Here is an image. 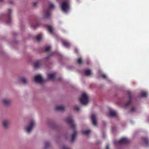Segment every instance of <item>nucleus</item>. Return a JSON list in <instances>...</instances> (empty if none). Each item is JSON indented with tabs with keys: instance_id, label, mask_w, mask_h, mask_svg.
<instances>
[{
	"instance_id": "26",
	"label": "nucleus",
	"mask_w": 149,
	"mask_h": 149,
	"mask_svg": "<svg viewBox=\"0 0 149 149\" xmlns=\"http://www.w3.org/2000/svg\"><path fill=\"white\" fill-rule=\"evenodd\" d=\"M99 72L100 73V74L101 76H102V77L104 78L107 79V77L106 75L102 73L101 72V71L100 70H99Z\"/></svg>"
},
{
	"instance_id": "12",
	"label": "nucleus",
	"mask_w": 149,
	"mask_h": 149,
	"mask_svg": "<svg viewBox=\"0 0 149 149\" xmlns=\"http://www.w3.org/2000/svg\"><path fill=\"white\" fill-rule=\"evenodd\" d=\"M18 79L19 81L24 84H26L28 82L27 79L24 77H19Z\"/></svg>"
},
{
	"instance_id": "18",
	"label": "nucleus",
	"mask_w": 149,
	"mask_h": 149,
	"mask_svg": "<svg viewBox=\"0 0 149 149\" xmlns=\"http://www.w3.org/2000/svg\"><path fill=\"white\" fill-rule=\"evenodd\" d=\"M129 95V100L125 103L124 105L125 107H127L130 105L131 103V96L129 93H128Z\"/></svg>"
},
{
	"instance_id": "28",
	"label": "nucleus",
	"mask_w": 149,
	"mask_h": 149,
	"mask_svg": "<svg viewBox=\"0 0 149 149\" xmlns=\"http://www.w3.org/2000/svg\"><path fill=\"white\" fill-rule=\"evenodd\" d=\"M51 48V46H46L45 47V51L46 52L48 51Z\"/></svg>"
},
{
	"instance_id": "43",
	"label": "nucleus",
	"mask_w": 149,
	"mask_h": 149,
	"mask_svg": "<svg viewBox=\"0 0 149 149\" xmlns=\"http://www.w3.org/2000/svg\"><path fill=\"white\" fill-rule=\"evenodd\" d=\"M87 64H89L88 62H87Z\"/></svg>"
},
{
	"instance_id": "27",
	"label": "nucleus",
	"mask_w": 149,
	"mask_h": 149,
	"mask_svg": "<svg viewBox=\"0 0 149 149\" xmlns=\"http://www.w3.org/2000/svg\"><path fill=\"white\" fill-rule=\"evenodd\" d=\"M50 143L49 142H46L45 143V148H48L50 145Z\"/></svg>"
},
{
	"instance_id": "11",
	"label": "nucleus",
	"mask_w": 149,
	"mask_h": 149,
	"mask_svg": "<svg viewBox=\"0 0 149 149\" xmlns=\"http://www.w3.org/2000/svg\"><path fill=\"white\" fill-rule=\"evenodd\" d=\"M7 14L6 15L7 17L8 20L10 21V15L12 13V10L11 9L9 8L7 10Z\"/></svg>"
},
{
	"instance_id": "41",
	"label": "nucleus",
	"mask_w": 149,
	"mask_h": 149,
	"mask_svg": "<svg viewBox=\"0 0 149 149\" xmlns=\"http://www.w3.org/2000/svg\"><path fill=\"white\" fill-rule=\"evenodd\" d=\"M2 1V0H0V2H1Z\"/></svg>"
},
{
	"instance_id": "4",
	"label": "nucleus",
	"mask_w": 149,
	"mask_h": 149,
	"mask_svg": "<svg viewBox=\"0 0 149 149\" xmlns=\"http://www.w3.org/2000/svg\"><path fill=\"white\" fill-rule=\"evenodd\" d=\"M36 125L35 122L33 120H31L29 124L25 127L27 132L29 133L32 130Z\"/></svg>"
},
{
	"instance_id": "17",
	"label": "nucleus",
	"mask_w": 149,
	"mask_h": 149,
	"mask_svg": "<svg viewBox=\"0 0 149 149\" xmlns=\"http://www.w3.org/2000/svg\"><path fill=\"white\" fill-rule=\"evenodd\" d=\"M64 109V107L61 105L58 106L55 108V110L58 111H63Z\"/></svg>"
},
{
	"instance_id": "40",
	"label": "nucleus",
	"mask_w": 149,
	"mask_h": 149,
	"mask_svg": "<svg viewBox=\"0 0 149 149\" xmlns=\"http://www.w3.org/2000/svg\"><path fill=\"white\" fill-rule=\"evenodd\" d=\"M105 135V134H103V136H103V137H104Z\"/></svg>"
},
{
	"instance_id": "39",
	"label": "nucleus",
	"mask_w": 149,
	"mask_h": 149,
	"mask_svg": "<svg viewBox=\"0 0 149 149\" xmlns=\"http://www.w3.org/2000/svg\"><path fill=\"white\" fill-rule=\"evenodd\" d=\"M51 53H52V54L53 55L54 54V52H52Z\"/></svg>"
},
{
	"instance_id": "19",
	"label": "nucleus",
	"mask_w": 149,
	"mask_h": 149,
	"mask_svg": "<svg viewBox=\"0 0 149 149\" xmlns=\"http://www.w3.org/2000/svg\"><path fill=\"white\" fill-rule=\"evenodd\" d=\"M148 95L147 92L144 91H142L141 93L140 96L141 97H146Z\"/></svg>"
},
{
	"instance_id": "22",
	"label": "nucleus",
	"mask_w": 149,
	"mask_h": 149,
	"mask_svg": "<svg viewBox=\"0 0 149 149\" xmlns=\"http://www.w3.org/2000/svg\"><path fill=\"white\" fill-rule=\"evenodd\" d=\"M77 132L75 131H74L73 134L72 135V139H71V142H73L75 138L76 135L77 134Z\"/></svg>"
},
{
	"instance_id": "42",
	"label": "nucleus",
	"mask_w": 149,
	"mask_h": 149,
	"mask_svg": "<svg viewBox=\"0 0 149 149\" xmlns=\"http://www.w3.org/2000/svg\"><path fill=\"white\" fill-rule=\"evenodd\" d=\"M10 23V22H8V23H7V24H9Z\"/></svg>"
},
{
	"instance_id": "35",
	"label": "nucleus",
	"mask_w": 149,
	"mask_h": 149,
	"mask_svg": "<svg viewBox=\"0 0 149 149\" xmlns=\"http://www.w3.org/2000/svg\"><path fill=\"white\" fill-rule=\"evenodd\" d=\"M134 110H135V109L134 108H132L131 109V111L133 112H134Z\"/></svg>"
},
{
	"instance_id": "38",
	"label": "nucleus",
	"mask_w": 149,
	"mask_h": 149,
	"mask_svg": "<svg viewBox=\"0 0 149 149\" xmlns=\"http://www.w3.org/2000/svg\"><path fill=\"white\" fill-rule=\"evenodd\" d=\"M77 49H75V51L76 52H77Z\"/></svg>"
},
{
	"instance_id": "30",
	"label": "nucleus",
	"mask_w": 149,
	"mask_h": 149,
	"mask_svg": "<svg viewBox=\"0 0 149 149\" xmlns=\"http://www.w3.org/2000/svg\"><path fill=\"white\" fill-rule=\"evenodd\" d=\"M78 63L79 64H80L82 62V58L81 57H79L77 60Z\"/></svg>"
},
{
	"instance_id": "6",
	"label": "nucleus",
	"mask_w": 149,
	"mask_h": 149,
	"mask_svg": "<svg viewBox=\"0 0 149 149\" xmlns=\"http://www.w3.org/2000/svg\"><path fill=\"white\" fill-rule=\"evenodd\" d=\"M130 141V140L125 137H124L121 138L119 140L115 141L114 142L116 143H120L122 144H125L128 143Z\"/></svg>"
},
{
	"instance_id": "3",
	"label": "nucleus",
	"mask_w": 149,
	"mask_h": 149,
	"mask_svg": "<svg viewBox=\"0 0 149 149\" xmlns=\"http://www.w3.org/2000/svg\"><path fill=\"white\" fill-rule=\"evenodd\" d=\"M66 122L68 123L71 126V128L73 130H74L76 128V125L72 117L70 116L67 118L65 120Z\"/></svg>"
},
{
	"instance_id": "37",
	"label": "nucleus",
	"mask_w": 149,
	"mask_h": 149,
	"mask_svg": "<svg viewBox=\"0 0 149 149\" xmlns=\"http://www.w3.org/2000/svg\"><path fill=\"white\" fill-rule=\"evenodd\" d=\"M9 3L10 4H13V2L12 1H10Z\"/></svg>"
},
{
	"instance_id": "10",
	"label": "nucleus",
	"mask_w": 149,
	"mask_h": 149,
	"mask_svg": "<svg viewBox=\"0 0 149 149\" xmlns=\"http://www.w3.org/2000/svg\"><path fill=\"white\" fill-rule=\"evenodd\" d=\"M46 27L50 33L51 34L54 33V29L52 26L50 25H46Z\"/></svg>"
},
{
	"instance_id": "5",
	"label": "nucleus",
	"mask_w": 149,
	"mask_h": 149,
	"mask_svg": "<svg viewBox=\"0 0 149 149\" xmlns=\"http://www.w3.org/2000/svg\"><path fill=\"white\" fill-rule=\"evenodd\" d=\"M55 6L52 3H50L49 6L48 10L45 13V15L44 16V18H48L50 15V13L49 12L50 10L54 8Z\"/></svg>"
},
{
	"instance_id": "14",
	"label": "nucleus",
	"mask_w": 149,
	"mask_h": 149,
	"mask_svg": "<svg viewBox=\"0 0 149 149\" xmlns=\"http://www.w3.org/2000/svg\"><path fill=\"white\" fill-rule=\"evenodd\" d=\"M10 100L8 98H4L2 100V102L5 105H7L10 102Z\"/></svg>"
},
{
	"instance_id": "15",
	"label": "nucleus",
	"mask_w": 149,
	"mask_h": 149,
	"mask_svg": "<svg viewBox=\"0 0 149 149\" xmlns=\"http://www.w3.org/2000/svg\"><path fill=\"white\" fill-rule=\"evenodd\" d=\"M41 61L38 60L36 61L34 63V67L35 68H39L41 65Z\"/></svg>"
},
{
	"instance_id": "2",
	"label": "nucleus",
	"mask_w": 149,
	"mask_h": 149,
	"mask_svg": "<svg viewBox=\"0 0 149 149\" xmlns=\"http://www.w3.org/2000/svg\"><path fill=\"white\" fill-rule=\"evenodd\" d=\"M61 7L62 10L65 13H67L70 8L69 3L66 1H64L62 3Z\"/></svg>"
},
{
	"instance_id": "33",
	"label": "nucleus",
	"mask_w": 149,
	"mask_h": 149,
	"mask_svg": "<svg viewBox=\"0 0 149 149\" xmlns=\"http://www.w3.org/2000/svg\"><path fill=\"white\" fill-rule=\"evenodd\" d=\"M49 56H48L46 57L45 58L43 59V61H47L49 58Z\"/></svg>"
},
{
	"instance_id": "16",
	"label": "nucleus",
	"mask_w": 149,
	"mask_h": 149,
	"mask_svg": "<svg viewBox=\"0 0 149 149\" xmlns=\"http://www.w3.org/2000/svg\"><path fill=\"white\" fill-rule=\"evenodd\" d=\"M9 123V121L7 120H3L2 122V124L3 127L5 128L8 127Z\"/></svg>"
},
{
	"instance_id": "34",
	"label": "nucleus",
	"mask_w": 149,
	"mask_h": 149,
	"mask_svg": "<svg viewBox=\"0 0 149 149\" xmlns=\"http://www.w3.org/2000/svg\"><path fill=\"white\" fill-rule=\"evenodd\" d=\"M38 3L37 2H34L33 3V5L35 6H36L37 4Z\"/></svg>"
},
{
	"instance_id": "21",
	"label": "nucleus",
	"mask_w": 149,
	"mask_h": 149,
	"mask_svg": "<svg viewBox=\"0 0 149 149\" xmlns=\"http://www.w3.org/2000/svg\"><path fill=\"white\" fill-rule=\"evenodd\" d=\"M85 75L88 76L92 74L91 71L90 69L86 70L84 71Z\"/></svg>"
},
{
	"instance_id": "13",
	"label": "nucleus",
	"mask_w": 149,
	"mask_h": 149,
	"mask_svg": "<svg viewBox=\"0 0 149 149\" xmlns=\"http://www.w3.org/2000/svg\"><path fill=\"white\" fill-rule=\"evenodd\" d=\"M47 76L49 79L54 80L55 77V74L54 73L48 74Z\"/></svg>"
},
{
	"instance_id": "7",
	"label": "nucleus",
	"mask_w": 149,
	"mask_h": 149,
	"mask_svg": "<svg viewBox=\"0 0 149 149\" xmlns=\"http://www.w3.org/2000/svg\"><path fill=\"white\" fill-rule=\"evenodd\" d=\"M34 81L37 83L41 84L44 81V80L41 74H38L35 76Z\"/></svg>"
},
{
	"instance_id": "36",
	"label": "nucleus",
	"mask_w": 149,
	"mask_h": 149,
	"mask_svg": "<svg viewBox=\"0 0 149 149\" xmlns=\"http://www.w3.org/2000/svg\"><path fill=\"white\" fill-rule=\"evenodd\" d=\"M106 149H109V146L108 144L106 145Z\"/></svg>"
},
{
	"instance_id": "32",
	"label": "nucleus",
	"mask_w": 149,
	"mask_h": 149,
	"mask_svg": "<svg viewBox=\"0 0 149 149\" xmlns=\"http://www.w3.org/2000/svg\"><path fill=\"white\" fill-rule=\"evenodd\" d=\"M62 149H70L67 146H64L62 147Z\"/></svg>"
},
{
	"instance_id": "23",
	"label": "nucleus",
	"mask_w": 149,
	"mask_h": 149,
	"mask_svg": "<svg viewBox=\"0 0 149 149\" xmlns=\"http://www.w3.org/2000/svg\"><path fill=\"white\" fill-rule=\"evenodd\" d=\"M43 36L41 34L38 35L36 37V39L38 41H40L43 38Z\"/></svg>"
},
{
	"instance_id": "20",
	"label": "nucleus",
	"mask_w": 149,
	"mask_h": 149,
	"mask_svg": "<svg viewBox=\"0 0 149 149\" xmlns=\"http://www.w3.org/2000/svg\"><path fill=\"white\" fill-rule=\"evenodd\" d=\"M91 131L89 130H83L82 131L81 133L82 134L86 135H88L90 133Z\"/></svg>"
},
{
	"instance_id": "1",
	"label": "nucleus",
	"mask_w": 149,
	"mask_h": 149,
	"mask_svg": "<svg viewBox=\"0 0 149 149\" xmlns=\"http://www.w3.org/2000/svg\"><path fill=\"white\" fill-rule=\"evenodd\" d=\"M79 99L81 103L84 105L87 104L88 102V96L85 93L82 94Z\"/></svg>"
},
{
	"instance_id": "25",
	"label": "nucleus",
	"mask_w": 149,
	"mask_h": 149,
	"mask_svg": "<svg viewBox=\"0 0 149 149\" xmlns=\"http://www.w3.org/2000/svg\"><path fill=\"white\" fill-rule=\"evenodd\" d=\"M63 45L65 47H68L70 45V44L68 42L64 41L63 42Z\"/></svg>"
},
{
	"instance_id": "24",
	"label": "nucleus",
	"mask_w": 149,
	"mask_h": 149,
	"mask_svg": "<svg viewBox=\"0 0 149 149\" xmlns=\"http://www.w3.org/2000/svg\"><path fill=\"white\" fill-rule=\"evenodd\" d=\"M143 141L145 143V144L148 146V142L149 140L148 138L144 137L143 138Z\"/></svg>"
},
{
	"instance_id": "29",
	"label": "nucleus",
	"mask_w": 149,
	"mask_h": 149,
	"mask_svg": "<svg viewBox=\"0 0 149 149\" xmlns=\"http://www.w3.org/2000/svg\"><path fill=\"white\" fill-rule=\"evenodd\" d=\"M74 110H75L77 111H79L80 110L79 108L77 105H75L74 106Z\"/></svg>"
},
{
	"instance_id": "9",
	"label": "nucleus",
	"mask_w": 149,
	"mask_h": 149,
	"mask_svg": "<svg viewBox=\"0 0 149 149\" xmlns=\"http://www.w3.org/2000/svg\"><path fill=\"white\" fill-rule=\"evenodd\" d=\"M117 113L114 110H110L108 114V116L110 117H114L117 116Z\"/></svg>"
},
{
	"instance_id": "8",
	"label": "nucleus",
	"mask_w": 149,
	"mask_h": 149,
	"mask_svg": "<svg viewBox=\"0 0 149 149\" xmlns=\"http://www.w3.org/2000/svg\"><path fill=\"white\" fill-rule=\"evenodd\" d=\"M91 117L93 124V125L96 126L97 125V123L96 115L94 113H93L91 115Z\"/></svg>"
},
{
	"instance_id": "31",
	"label": "nucleus",
	"mask_w": 149,
	"mask_h": 149,
	"mask_svg": "<svg viewBox=\"0 0 149 149\" xmlns=\"http://www.w3.org/2000/svg\"><path fill=\"white\" fill-rule=\"evenodd\" d=\"M37 26L38 25H34L32 24L31 25V27L33 29H35L36 28Z\"/></svg>"
}]
</instances>
